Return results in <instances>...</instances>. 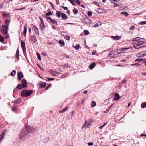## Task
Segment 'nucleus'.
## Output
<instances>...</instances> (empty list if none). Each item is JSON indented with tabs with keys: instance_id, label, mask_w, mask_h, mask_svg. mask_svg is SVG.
I'll list each match as a JSON object with an SVG mask.
<instances>
[{
	"instance_id": "43",
	"label": "nucleus",
	"mask_w": 146,
	"mask_h": 146,
	"mask_svg": "<svg viewBox=\"0 0 146 146\" xmlns=\"http://www.w3.org/2000/svg\"><path fill=\"white\" fill-rule=\"evenodd\" d=\"M87 14L88 16H91L92 15V13L91 11H88Z\"/></svg>"
},
{
	"instance_id": "60",
	"label": "nucleus",
	"mask_w": 146,
	"mask_h": 146,
	"mask_svg": "<svg viewBox=\"0 0 146 146\" xmlns=\"http://www.w3.org/2000/svg\"><path fill=\"white\" fill-rule=\"evenodd\" d=\"M56 3L58 5L60 4V2H59V0H57L56 2Z\"/></svg>"
},
{
	"instance_id": "57",
	"label": "nucleus",
	"mask_w": 146,
	"mask_h": 146,
	"mask_svg": "<svg viewBox=\"0 0 146 146\" xmlns=\"http://www.w3.org/2000/svg\"><path fill=\"white\" fill-rule=\"evenodd\" d=\"M113 52H114V53L113 54L114 55H116V54H118V53L121 52H119L118 53H117V52H116L115 51H114Z\"/></svg>"
},
{
	"instance_id": "17",
	"label": "nucleus",
	"mask_w": 146,
	"mask_h": 146,
	"mask_svg": "<svg viewBox=\"0 0 146 146\" xmlns=\"http://www.w3.org/2000/svg\"><path fill=\"white\" fill-rule=\"evenodd\" d=\"M111 37L114 40H119L121 38V37L119 36H111Z\"/></svg>"
},
{
	"instance_id": "2",
	"label": "nucleus",
	"mask_w": 146,
	"mask_h": 146,
	"mask_svg": "<svg viewBox=\"0 0 146 146\" xmlns=\"http://www.w3.org/2000/svg\"><path fill=\"white\" fill-rule=\"evenodd\" d=\"M32 93L33 91L31 90H23L21 92V95L23 97H26L30 95Z\"/></svg>"
},
{
	"instance_id": "6",
	"label": "nucleus",
	"mask_w": 146,
	"mask_h": 146,
	"mask_svg": "<svg viewBox=\"0 0 146 146\" xmlns=\"http://www.w3.org/2000/svg\"><path fill=\"white\" fill-rule=\"evenodd\" d=\"M31 26L32 29H33V30L35 33L37 35H38L39 33L37 27L35 25L33 24H31Z\"/></svg>"
},
{
	"instance_id": "33",
	"label": "nucleus",
	"mask_w": 146,
	"mask_h": 146,
	"mask_svg": "<svg viewBox=\"0 0 146 146\" xmlns=\"http://www.w3.org/2000/svg\"><path fill=\"white\" fill-rule=\"evenodd\" d=\"M37 57L39 60H41V58L40 54L38 52L36 53Z\"/></svg>"
},
{
	"instance_id": "50",
	"label": "nucleus",
	"mask_w": 146,
	"mask_h": 146,
	"mask_svg": "<svg viewBox=\"0 0 146 146\" xmlns=\"http://www.w3.org/2000/svg\"><path fill=\"white\" fill-rule=\"evenodd\" d=\"M86 123H87V121H85V123L83 125V126H82V128H84L85 127V126H86Z\"/></svg>"
},
{
	"instance_id": "54",
	"label": "nucleus",
	"mask_w": 146,
	"mask_h": 146,
	"mask_svg": "<svg viewBox=\"0 0 146 146\" xmlns=\"http://www.w3.org/2000/svg\"><path fill=\"white\" fill-rule=\"evenodd\" d=\"M65 38L67 40H68L70 39V37L68 36H65Z\"/></svg>"
},
{
	"instance_id": "27",
	"label": "nucleus",
	"mask_w": 146,
	"mask_h": 146,
	"mask_svg": "<svg viewBox=\"0 0 146 146\" xmlns=\"http://www.w3.org/2000/svg\"><path fill=\"white\" fill-rule=\"evenodd\" d=\"M121 14H123L125 16H127L129 15V13L127 12H122L121 13Z\"/></svg>"
},
{
	"instance_id": "21",
	"label": "nucleus",
	"mask_w": 146,
	"mask_h": 146,
	"mask_svg": "<svg viewBox=\"0 0 146 146\" xmlns=\"http://www.w3.org/2000/svg\"><path fill=\"white\" fill-rule=\"evenodd\" d=\"M140 38L139 37H137L135 38H134L132 39V41H136L137 42V43L139 41V40L140 39Z\"/></svg>"
},
{
	"instance_id": "18",
	"label": "nucleus",
	"mask_w": 146,
	"mask_h": 146,
	"mask_svg": "<svg viewBox=\"0 0 146 146\" xmlns=\"http://www.w3.org/2000/svg\"><path fill=\"white\" fill-rule=\"evenodd\" d=\"M61 17L63 19L65 20L67 19L68 17L64 13H62Z\"/></svg>"
},
{
	"instance_id": "59",
	"label": "nucleus",
	"mask_w": 146,
	"mask_h": 146,
	"mask_svg": "<svg viewBox=\"0 0 146 146\" xmlns=\"http://www.w3.org/2000/svg\"><path fill=\"white\" fill-rule=\"evenodd\" d=\"M96 51L95 50H94L92 53V54L94 55L96 53Z\"/></svg>"
},
{
	"instance_id": "49",
	"label": "nucleus",
	"mask_w": 146,
	"mask_h": 146,
	"mask_svg": "<svg viewBox=\"0 0 146 146\" xmlns=\"http://www.w3.org/2000/svg\"><path fill=\"white\" fill-rule=\"evenodd\" d=\"M19 52L18 49L17 50L16 53V56L19 55Z\"/></svg>"
},
{
	"instance_id": "13",
	"label": "nucleus",
	"mask_w": 146,
	"mask_h": 146,
	"mask_svg": "<svg viewBox=\"0 0 146 146\" xmlns=\"http://www.w3.org/2000/svg\"><path fill=\"white\" fill-rule=\"evenodd\" d=\"M45 27L46 26L44 23V22H43V21H42V23L40 25V27L42 31L45 30Z\"/></svg>"
},
{
	"instance_id": "56",
	"label": "nucleus",
	"mask_w": 146,
	"mask_h": 146,
	"mask_svg": "<svg viewBox=\"0 0 146 146\" xmlns=\"http://www.w3.org/2000/svg\"><path fill=\"white\" fill-rule=\"evenodd\" d=\"M49 3L50 5L52 7V8H53V4L51 2H49Z\"/></svg>"
},
{
	"instance_id": "9",
	"label": "nucleus",
	"mask_w": 146,
	"mask_h": 146,
	"mask_svg": "<svg viewBox=\"0 0 146 146\" xmlns=\"http://www.w3.org/2000/svg\"><path fill=\"white\" fill-rule=\"evenodd\" d=\"M47 20H49V21L53 24H56V25H57V22L55 19H52L50 17H47Z\"/></svg>"
},
{
	"instance_id": "41",
	"label": "nucleus",
	"mask_w": 146,
	"mask_h": 146,
	"mask_svg": "<svg viewBox=\"0 0 146 146\" xmlns=\"http://www.w3.org/2000/svg\"><path fill=\"white\" fill-rule=\"evenodd\" d=\"M68 107H66L63 110H62V111L60 112V113H63L65 112L67 110V108H68Z\"/></svg>"
},
{
	"instance_id": "48",
	"label": "nucleus",
	"mask_w": 146,
	"mask_h": 146,
	"mask_svg": "<svg viewBox=\"0 0 146 146\" xmlns=\"http://www.w3.org/2000/svg\"><path fill=\"white\" fill-rule=\"evenodd\" d=\"M61 7L64 10H68V8L66 7L63 6H61Z\"/></svg>"
},
{
	"instance_id": "3",
	"label": "nucleus",
	"mask_w": 146,
	"mask_h": 146,
	"mask_svg": "<svg viewBox=\"0 0 146 146\" xmlns=\"http://www.w3.org/2000/svg\"><path fill=\"white\" fill-rule=\"evenodd\" d=\"M35 129L33 127H31L29 125H27L25 126V130L27 132L29 133H33L35 132Z\"/></svg>"
},
{
	"instance_id": "61",
	"label": "nucleus",
	"mask_w": 146,
	"mask_h": 146,
	"mask_svg": "<svg viewBox=\"0 0 146 146\" xmlns=\"http://www.w3.org/2000/svg\"><path fill=\"white\" fill-rule=\"evenodd\" d=\"M140 136L141 137H142L143 136H145L146 137V134H142L140 135Z\"/></svg>"
},
{
	"instance_id": "12",
	"label": "nucleus",
	"mask_w": 146,
	"mask_h": 146,
	"mask_svg": "<svg viewBox=\"0 0 146 146\" xmlns=\"http://www.w3.org/2000/svg\"><path fill=\"white\" fill-rule=\"evenodd\" d=\"M21 44L22 48L23 50V51L24 52L26 51L25 43L24 42L21 41Z\"/></svg>"
},
{
	"instance_id": "23",
	"label": "nucleus",
	"mask_w": 146,
	"mask_h": 146,
	"mask_svg": "<svg viewBox=\"0 0 146 146\" xmlns=\"http://www.w3.org/2000/svg\"><path fill=\"white\" fill-rule=\"evenodd\" d=\"M62 13H61L60 11H59L58 12H56V15L57 16V17L59 18L60 16H61V15Z\"/></svg>"
},
{
	"instance_id": "63",
	"label": "nucleus",
	"mask_w": 146,
	"mask_h": 146,
	"mask_svg": "<svg viewBox=\"0 0 146 146\" xmlns=\"http://www.w3.org/2000/svg\"><path fill=\"white\" fill-rule=\"evenodd\" d=\"M16 58L17 60H19V55L18 56H16Z\"/></svg>"
},
{
	"instance_id": "26",
	"label": "nucleus",
	"mask_w": 146,
	"mask_h": 146,
	"mask_svg": "<svg viewBox=\"0 0 146 146\" xmlns=\"http://www.w3.org/2000/svg\"><path fill=\"white\" fill-rule=\"evenodd\" d=\"M95 64H96L95 63H93L92 64L89 66V68L91 69L93 68L94 67V66Z\"/></svg>"
},
{
	"instance_id": "62",
	"label": "nucleus",
	"mask_w": 146,
	"mask_h": 146,
	"mask_svg": "<svg viewBox=\"0 0 146 146\" xmlns=\"http://www.w3.org/2000/svg\"><path fill=\"white\" fill-rule=\"evenodd\" d=\"M3 3L1 4V5H0V8H2L3 7Z\"/></svg>"
},
{
	"instance_id": "42",
	"label": "nucleus",
	"mask_w": 146,
	"mask_h": 146,
	"mask_svg": "<svg viewBox=\"0 0 146 146\" xmlns=\"http://www.w3.org/2000/svg\"><path fill=\"white\" fill-rule=\"evenodd\" d=\"M135 28V26H132L131 27L129 28V29L131 30H134Z\"/></svg>"
},
{
	"instance_id": "15",
	"label": "nucleus",
	"mask_w": 146,
	"mask_h": 146,
	"mask_svg": "<svg viewBox=\"0 0 146 146\" xmlns=\"http://www.w3.org/2000/svg\"><path fill=\"white\" fill-rule=\"evenodd\" d=\"M98 13H106L105 10L101 8H98Z\"/></svg>"
},
{
	"instance_id": "22",
	"label": "nucleus",
	"mask_w": 146,
	"mask_h": 146,
	"mask_svg": "<svg viewBox=\"0 0 146 146\" xmlns=\"http://www.w3.org/2000/svg\"><path fill=\"white\" fill-rule=\"evenodd\" d=\"M40 86L41 87H46V82H43L41 83L40 84Z\"/></svg>"
},
{
	"instance_id": "40",
	"label": "nucleus",
	"mask_w": 146,
	"mask_h": 146,
	"mask_svg": "<svg viewBox=\"0 0 146 146\" xmlns=\"http://www.w3.org/2000/svg\"><path fill=\"white\" fill-rule=\"evenodd\" d=\"M84 33L86 35H88L89 34V31L87 30H84Z\"/></svg>"
},
{
	"instance_id": "37",
	"label": "nucleus",
	"mask_w": 146,
	"mask_h": 146,
	"mask_svg": "<svg viewBox=\"0 0 146 146\" xmlns=\"http://www.w3.org/2000/svg\"><path fill=\"white\" fill-rule=\"evenodd\" d=\"M138 24L139 25H142L145 24H146V21L139 22L138 23Z\"/></svg>"
},
{
	"instance_id": "16",
	"label": "nucleus",
	"mask_w": 146,
	"mask_h": 146,
	"mask_svg": "<svg viewBox=\"0 0 146 146\" xmlns=\"http://www.w3.org/2000/svg\"><path fill=\"white\" fill-rule=\"evenodd\" d=\"M31 40L33 41L34 43H35L37 41L36 37L35 35H33L31 36Z\"/></svg>"
},
{
	"instance_id": "20",
	"label": "nucleus",
	"mask_w": 146,
	"mask_h": 146,
	"mask_svg": "<svg viewBox=\"0 0 146 146\" xmlns=\"http://www.w3.org/2000/svg\"><path fill=\"white\" fill-rule=\"evenodd\" d=\"M16 88H17L18 89H21L24 88H25L23 87L22 84H19L17 86Z\"/></svg>"
},
{
	"instance_id": "5",
	"label": "nucleus",
	"mask_w": 146,
	"mask_h": 146,
	"mask_svg": "<svg viewBox=\"0 0 146 146\" xmlns=\"http://www.w3.org/2000/svg\"><path fill=\"white\" fill-rule=\"evenodd\" d=\"M145 56H146V50L141 51L136 54L138 57H142Z\"/></svg>"
},
{
	"instance_id": "53",
	"label": "nucleus",
	"mask_w": 146,
	"mask_h": 146,
	"mask_svg": "<svg viewBox=\"0 0 146 146\" xmlns=\"http://www.w3.org/2000/svg\"><path fill=\"white\" fill-rule=\"evenodd\" d=\"M141 64H138V63H135L134 64H132L131 65H133V66H135V65H138V66H140L141 65Z\"/></svg>"
},
{
	"instance_id": "58",
	"label": "nucleus",
	"mask_w": 146,
	"mask_h": 146,
	"mask_svg": "<svg viewBox=\"0 0 146 146\" xmlns=\"http://www.w3.org/2000/svg\"><path fill=\"white\" fill-rule=\"evenodd\" d=\"M126 82V79H125L123 81L121 82V84H123V83H125V82Z\"/></svg>"
},
{
	"instance_id": "28",
	"label": "nucleus",
	"mask_w": 146,
	"mask_h": 146,
	"mask_svg": "<svg viewBox=\"0 0 146 146\" xmlns=\"http://www.w3.org/2000/svg\"><path fill=\"white\" fill-rule=\"evenodd\" d=\"M6 132V131H4V132H3L1 135V140L3 139L4 138V137L5 136V133Z\"/></svg>"
},
{
	"instance_id": "38",
	"label": "nucleus",
	"mask_w": 146,
	"mask_h": 146,
	"mask_svg": "<svg viewBox=\"0 0 146 146\" xmlns=\"http://www.w3.org/2000/svg\"><path fill=\"white\" fill-rule=\"evenodd\" d=\"M10 21L9 20H6L5 22L7 24V27L9 26Z\"/></svg>"
},
{
	"instance_id": "10",
	"label": "nucleus",
	"mask_w": 146,
	"mask_h": 146,
	"mask_svg": "<svg viewBox=\"0 0 146 146\" xmlns=\"http://www.w3.org/2000/svg\"><path fill=\"white\" fill-rule=\"evenodd\" d=\"M22 85L23 87L26 88L27 87V83L26 80L25 79H23L22 81Z\"/></svg>"
},
{
	"instance_id": "4",
	"label": "nucleus",
	"mask_w": 146,
	"mask_h": 146,
	"mask_svg": "<svg viewBox=\"0 0 146 146\" xmlns=\"http://www.w3.org/2000/svg\"><path fill=\"white\" fill-rule=\"evenodd\" d=\"M8 31V27L6 26L3 25L1 30V32L4 35L7 34Z\"/></svg>"
},
{
	"instance_id": "52",
	"label": "nucleus",
	"mask_w": 146,
	"mask_h": 146,
	"mask_svg": "<svg viewBox=\"0 0 146 146\" xmlns=\"http://www.w3.org/2000/svg\"><path fill=\"white\" fill-rule=\"evenodd\" d=\"M114 53V52L113 51H112L110 52V53L109 54V55H112Z\"/></svg>"
},
{
	"instance_id": "31",
	"label": "nucleus",
	"mask_w": 146,
	"mask_h": 146,
	"mask_svg": "<svg viewBox=\"0 0 146 146\" xmlns=\"http://www.w3.org/2000/svg\"><path fill=\"white\" fill-rule=\"evenodd\" d=\"M73 12L74 14H76L78 13V11L77 9L75 8L73 9Z\"/></svg>"
},
{
	"instance_id": "14",
	"label": "nucleus",
	"mask_w": 146,
	"mask_h": 146,
	"mask_svg": "<svg viewBox=\"0 0 146 146\" xmlns=\"http://www.w3.org/2000/svg\"><path fill=\"white\" fill-rule=\"evenodd\" d=\"M115 98L113 100H119L120 98V96H119V94L117 93H116L115 94Z\"/></svg>"
},
{
	"instance_id": "35",
	"label": "nucleus",
	"mask_w": 146,
	"mask_h": 146,
	"mask_svg": "<svg viewBox=\"0 0 146 146\" xmlns=\"http://www.w3.org/2000/svg\"><path fill=\"white\" fill-rule=\"evenodd\" d=\"M4 41V38L3 37L0 35V41L3 42Z\"/></svg>"
},
{
	"instance_id": "39",
	"label": "nucleus",
	"mask_w": 146,
	"mask_h": 146,
	"mask_svg": "<svg viewBox=\"0 0 146 146\" xmlns=\"http://www.w3.org/2000/svg\"><path fill=\"white\" fill-rule=\"evenodd\" d=\"M80 45L79 44H77L74 47L75 48L76 50L78 49L79 48Z\"/></svg>"
},
{
	"instance_id": "24",
	"label": "nucleus",
	"mask_w": 146,
	"mask_h": 146,
	"mask_svg": "<svg viewBox=\"0 0 146 146\" xmlns=\"http://www.w3.org/2000/svg\"><path fill=\"white\" fill-rule=\"evenodd\" d=\"M27 27L26 26H25L24 28L23 33L24 34L25 36H26V32H27Z\"/></svg>"
},
{
	"instance_id": "34",
	"label": "nucleus",
	"mask_w": 146,
	"mask_h": 146,
	"mask_svg": "<svg viewBox=\"0 0 146 146\" xmlns=\"http://www.w3.org/2000/svg\"><path fill=\"white\" fill-rule=\"evenodd\" d=\"M110 1L113 4L116 5L117 3L116 0H110Z\"/></svg>"
},
{
	"instance_id": "7",
	"label": "nucleus",
	"mask_w": 146,
	"mask_h": 146,
	"mask_svg": "<svg viewBox=\"0 0 146 146\" xmlns=\"http://www.w3.org/2000/svg\"><path fill=\"white\" fill-rule=\"evenodd\" d=\"M82 22L86 24L89 25L91 23L92 21L89 18L87 17L83 19Z\"/></svg>"
},
{
	"instance_id": "11",
	"label": "nucleus",
	"mask_w": 146,
	"mask_h": 146,
	"mask_svg": "<svg viewBox=\"0 0 146 146\" xmlns=\"http://www.w3.org/2000/svg\"><path fill=\"white\" fill-rule=\"evenodd\" d=\"M17 75L18 79L19 80H20L23 77V74L21 72H20L18 73Z\"/></svg>"
},
{
	"instance_id": "25",
	"label": "nucleus",
	"mask_w": 146,
	"mask_h": 146,
	"mask_svg": "<svg viewBox=\"0 0 146 146\" xmlns=\"http://www.w3.org/2000/svg\"><path fill=\"white\" fill-rule=\"evenodd\" d=\"M145 60V59H143V58H138L135 60V61H142V62L144 63H145V62H143V61Z\"/></svg>"
},
{
	"instance_id": "46",
	"label": "nucleus",
	"mask_w": 146,
	"mask_h": 146,
	"mask_svg": "<svg viewBox=\"0 0 146 146\" xmlns=\"http://www.w3.org/2000/svg\"><path fill=\"white\" fill-rule=\"evenodd\" d=\"M88 145L89 146H92L93 145V143L92 142H89L88 143Z\"/></svg>"
},
{
	"instance_id": "29",
	"label": "nucleus",
	"mask_w": 146,
	"mask_h": 146,
	"mask_svg": "<svg viewBox=\"0 0 146 146\" xmlns=\"http://www.w3.org/2000/svg\"><path fill=\"white\" fill-rule=\"evenodd\" d=\"M59 42L60 44H61L62 46H64L65 44V43L63 40H59Z\"/></svg>"
},
{
	"instance_id": "30",
	"label": "nucleus",
	"mask_w": 146,
	"mask_h": 146,
	"mask_svg": "<svg viewBox=\"0 0 146 146\" xmlns=\"http://www.w3.org/2000/svg\"><path fill=\"white\" fill-rule=\"evenodd\" d=\"M146 106V102L143 103L141 104V107L142 108H145Z\"/></svg>"
},
{
	"instance_id": "32",
	"label": "nucleus",
	"mask_w": 146,
	"mask_h": 146,
	"mask_svg": "<svg viewBox=\"0 0 146 146\" xmlns=\"http://www.w3.org/2000/svg\"><path fill=\"white\" fill-rule=\"evenodd\" d=\"M96 105V102L94 101H92V102L91 106L92 107H94Z\"/></svg>"
},
{
	"instance_id": "36",
	"label": "nucleus",
	"mask_w": 146,
	"mask_h": 146,
	"mask_svg": "<svg viewBox=\"0 0 146 146\" xmlns=\"http://www.w3.org/2000/svg\"><path fill=\"white\" fill-rule=\"evenodd\" d=\"M73 5L76 6V5L74 3V0H68Z\"/></svg>"
},
{
	"instance_id": "51",
	"label": "nucleus",
	"mask_w": 146,
	"mask_h": 146,
	"mask_svg": "<svg viewBox=\"0 0 146 146\" xmlns=\"http://www.w3.org/2000/svg\"><path fill=\"white\" fill-rule=\"evenodd\" d=\"M47 79L50 81L54 80V78H48Z\"/></svg>"
},
{
	"instance_id": "19",
	"label": "nucleus",
	"mask_w": 146,
	"mask_h": 146,
	"mask_svg": "<svg viewBox=\"0 0 146 146\" xmlns=\"http://www.w3.org/2000/svg\"><path fill=\"white\" fill-rule=\"evenodd\" d=\"M3 15L4 17H7L8 18H10L9 16V14L8 13H6L5 12H3Z\"/></svg>"
},
{
	"instance_id": "64",
	"label": "nucleus",
	"mask_w": 146,
	"mask_h": 146,
	"mask_svg": "<svg viewBox=\"0 0 146 146\" xmlns=\"http://www.w3.org/2000/svg\"><path fill=\"white\" fill-rule=\"evenodd\" d=\"M6 36L5 37V38H9V35H6Z\"/></svg>"
},
{
	"instance_id": "45",
	"label": "nucleus",
	"mask_w": 146,
	"mask_h": 146,
	"mask_svg": "<svg viewBox=\"0 0 146 146\" xmlns=\"http://www.w3.org/2000/svg\"><path fill=\"white\" fill-rule=\"evenodd\" d=\"M17 110V108L16 106H13L12 108V110L13 111H15Z\"/></svg>"
},
{
	"instance_id": "8",
	"label": "nucleus",
	"mask_w": 146,
	"mask_h": 146,
	"mask_svg": "<svg viewBox=\"0 0 146 146\" xmlns=\"http://www.w3.org/2000/svg\"><path fill=\"white\" fill-rule=\"evenodd\" d=\"M145 43V40L143 38H140L138 43H136V45L137 46H140L141 45Z\"/></svg>"
},
{
	"instance_id": "44",
	"label": "nucleus",
	"mask_w": 146,
	"mask_h": 146,
	"mask_svg": "<svg viewBox=\"0 0 146 146\" xmlns=\"http://www.w3.org/2000/svg\"><path fill=\"white\" fill-rule=\"evenodd\" d=\"M52 15V13L51 11H49L46 14V15L48 16Z\"/></svg>"
},
{
	"instance_id": "55",
	"label": "nucleus",
	"mask_w": 146,
	"mask_h": 146,
	"mask_svg": "<svg viewBox=\"0 0 146 146\" xmlns=\"http://www.w3.org/2000/svg\"><path fill=\"white\" fill-rule=\"evenodd\" d=\"M76 2L79 5L80 3V2L78 0H76Z\"/></svg>"
},
{
	"instance_id": "47",
	"label": "nucleus",
	"mask_w": 146,
	"mask_h": 146,
	"mask_svg": "<svg viewBox=\"0 0 146 146\" xmlns=\"http://www.w3.org/2000/svg\"><path fill=\"white\" fill-rule=\"evenodd\" d=\"M93 3L96 5L98 6L99 7H100V5H98V3L96 1H94Z\"/></svg>"
},
{
	"instance_id": "1",
	"label": "nucleus",
	"mask_w": 146,
	"mask_h": 146,
	"mask_svg": "<svg viewBox=\"0 0 146 146\" xmlns=\"http://www.w3.org/2000/svg\"><path fill=\"white\" fill-rule=\"evenodd\" d=\"M29 135L24 130H22L19 137L20 139L22 141H24L25 139H28L29 137Z\"/></svg>"
}]
</instances>
